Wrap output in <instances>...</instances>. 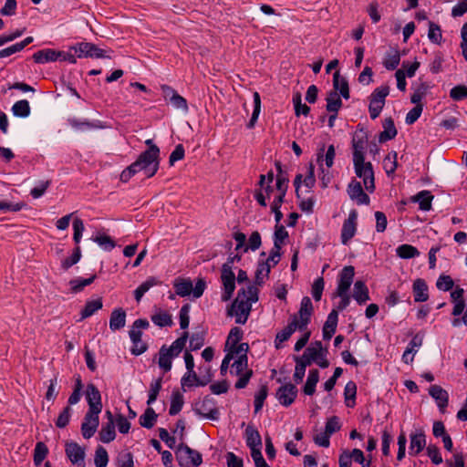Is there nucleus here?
<instances>
[{
    "label": "nucleus",
    "mask_w": 467,
    "mask_h": 467,
    "mask_svg": "<svg viewBox=\"0 0 467 467\" xmlns=\"http://www.w3.org/2000/svg\"><path fill=\"white\" fill-rule=\"evenodd\" d=\"M353 297L359 305L369 300L368 289L363 281L358 280L354 284Z\"/></svg>",
    "instance_id": "obj_26"
},
{
    "label": "nucleus",
    "mask_w": 467,
    "mask_h": 467,
    "mask_svg": "<svg viewBox=\"0 0 467 467\" xmlns=\"http://www.w3.org/2000/svg\"><path fill=\"white\" fill-rule=\"evenodd\" d=\"M119 467H134L133 455L130 451H121L117 457Z\"/></svg>",
    "instance_id": "obj_62"
},
{
    "label": "nucleus",
    "mask_w": 467,
    "mask_h": 467,
    "mask_svg": "<svg viewBox=\"0 0 467 467\" xmlns=\"http://www.w3.org/2000/svg\"><path fill=\"white\" fill-rule=\"evenodd\" d=\"M12 112L14 116L19 118H26L29 116V101L26 99H21L16 102L12 107Z\"/></svg>",
    "instance_id": "obj_44"
},
{
    "label": "nucleus",
    "mask_w": 467,
    "mask_h": 467,
    "mask_svg": "<svg viewBox=\"0 0 467 467\" xmlns=\"http://www.w3.org/2000/svg\"><path fill=\"white\" fill-rule=\"evenodd\" d=\"M103 306L102 299L88 301L81 311V319L91 317L96 311L101 309Z\"/></svg>",
    "instance_id": "obj_38"
},
{
    "label": "nucleus",
    "mask_w": 467,
    "mask_h": 467,
    "mask_svg": "<svg viewBox=\"0 0 467 467\" xmlns=\"http://www.w3.org/2000/svg\"><path fill=\"white\" fill-rule=\"evenodd\" d=\"M319 381V371L317 368L310 369L303 388V392L307 396H312L316 391V386Z\"/></svg>",
    "instance_id": "obj_28"
},
{
    "label": "nucleus",
    "mask_w": 467,
    "mask_h": 467,
    "mask_svg": "<svg viewBox=\"0 0 467 467\" xmlns=\"http://www.w3.org/2000/svg\"><path fill=\"white\" fill-rule=\"evenodd\" d=\"M268 395V388L262 385L259 391L254 396V412L258 413L263 408L264 402Z\"/></svg>",
    "instance_id": "obj_56"
},
{
    "label": "nucleus",
    "mask_w": 467,
    "mask_h": 467,
    "mask_svg": "<svg viewBox=\"0 0 467 467\" xmlns=\"http://www.w3.org/2000/svg\"><path fill=\"white\" fill-rule=\"evenodd\" d=\"M27 45H29V36L26 37L24 40H22L19 43H16V44L9 46L4 49H1L0 50V58L7 57L16 52L21 51Z\"/></svg>",
    "instance_id": "obj_42"
},
{
    "label": "nucleus",
    "mask_w": 467,
    "mask_h": 467,
    "mask_svg": "<svg viewBox=\"0 0 467 467\" xmlns=\"http://www.w3.org/2000/svg\"><path fill=\"white\" fill-rule=\"evenodd\" d=\"M412 292L415 302H426L429 299L427 283L422 278H417L412 285Z\"/></svg>",
    "instance_id": "obj_21"
},
{
    "label": "nucleus",
    "mask_w": 467,
    "mask_h": 467,
    "mask_svg": "<svg viewBox=\"0 0 467 467\" xmlns=\"http://www.w3.org/2000/svg\"><path fill=\"white\" fill-rule=\"evenodd\" d=\"M93 241L103 247V249L106 251H111L116 246L115 241L109 235L104 234H98L95 238H93Z\"/></svg>",
    "instance_id": "obj_57"
},
{
    "label": "nucleus",
    "mask_w": 467,
    "mask_h": 467,
    "mask_svg": "<svg viewBox=\"0 0 467 467\" xmlns=\"http://www.w3.org/2000/svg\"><path fill=\"white\" fill-rule=\"evenodd\" d=\"M368 133L360 125L352 138L353 160L365 159V150L368 144Z\"/></svg>",
    "instance_id": "obj_7"
},
{
    "label": "nucleus",
    "mask_w": 467,
    "mask_h": 467,
    "mask_svg": "<svg viewBox=\"0 0 467 467\" xmlns=\"http://www.w3.org/2000/svg\"><path fill=\"white\" fill-rule=\"evenodd\" d=\"M132 164L138 171H144L146 177L150 178L159 170V156L143 151Z\"/></svg>",
    "instance_id": "obj_5"
},
{
    "label": "nucleus",
    "mask_w": 467,
    "mask_h": 467,
    "mask_svg": "<svg viewBox=\"0 0 467 467\" xmlns=\"http://www.w3.org/2000/svg\"><path fill=\"white\" fill-rule=\"evenodd\" d=\"M65 451L73 464L84 467L85 451L80 445L74 441L67 442Z\"/></svg>",
    "instance_id": "obj_15"
},
{
    "label": "nucleus",
    "mask_w": 467,
    "mask_h": 467,
    "mask_svg": "<svg viewBox=\"0 0 467 467\" xmlns=\"http://www.w3.org/2000/svg\"><path fill=\"white\" fill-rule=\"evenodd\" d=\"M357 394V385L354 381H348L344 389V396L348 407L352 408L355 405V398Z\"/></svg>",
    "instance_id": "obj_45"
},
{
    "label": "nucleus",
    "mask_w": 467,
    "mask_h": 467,
    "mask_svg": "<svg viewBox=\"0 0 467 467\" xmlns=\"http://www.w3.org/2000/svg\"><path fill=\"white\" fill-rule=\"evenodd\" d=\"M71 49H74L75 54L78 57H91V58H101V57H110L106 55V50L99 48L97 45L89 42H81L77 44L74 47H71Z\"/></svg>",
    "instance_id": "obj_6"
},
{
    "label": "nucleus",
    "mask_w": 467,
    "mask_h": 467,
    "mask_svg": "<svg viewBox=\"0 0 467 467\" xmlns=\"http://www.w3.org/2000/svg\"><path fill=\"white\" fill-rule=\"evenodd\" d=\"M333 91H339V96H342L344 99H349V87L348 82L345 78H340L339 71H336L333 76Z\"/></svg>",
    "instance_id": "obj_27"
},
{
    "label": "nucleus",
    "mask_w": 467,
    "mask_h": 467,
    "mask_svg": "<svg viewBox=\"0 0 467 467\" xmlns=\"http://www.w3.org/2000/svg\"><path fill=\"white\" fill-rule=\"evenodd\" d=\"M158 415L155 412V410L152 408H147L144 411V413L140 417V424L146 428V429H151L156 420H157Z\"/></svg>",
    "instance_id": "obj_33"
},
{
    "label": "nucleus",
    "mask_w": 467,
    "mask_h": 467,
    "mask_svg": "<svg viewBox=\"0 0 467 467\" xmlns=\"http://www.w3.org/2000/svg\"><path fill=\"white\" fill-rule=\"evenodd\" d=\"M99 435L100 441L104 443L112 441L116 438L114 421L107 422L106 424L102 425Z\"/></svg>",
    "instance_id": "obj_32"
},
{
    "label": "nucleus",
    "mask_w": 467,
    "mask_h": 467,
    "mask_svg": "<svg viewBox=\"0 0 467 467\" xmlns=\"http://www.w3.org/2000/svg\"><path fill=\"white\" fill-rule=\"evenodd\" d=\"M454 282L450 275H441L436 282L439 290L450 291L452 289Z\"/></svg>",
    "instance_id": "obj_63"
},
{
    "label": "nucleus",
    "mask_w": 467,
    "mask_h": 467,
    "mask_svg": "<svg viewBox=\"0 0 467 467\" xmlns=\"http://www.w3.org/2000/svg\"><path fill=\"white\" fill-rule=\"evenodd\" d=\"M205 341V332L204 331H198L194 332L191 337L189 342V348L191 351H195L200 349L203 345Z\"/></svg>",
    "instance_id": "obj_48"
},
{
    "label": "nucleus",
    "mask_w": 467,
    "mask_h": 467,
    "mask_svg": "<svg viewBox=\"0 0 467 467\" xmlns=\"http://www.w3.org/2000/svg\"><path fill=\"white\" fill-rule=\"evenodd\" d=\"M297 392L296 385L285 383L277 389L275 396L281 405L289 407L295 401Z\"/></svg>",
    "instance_id": "obj_11"
},
{
    "label": "nucleus",
    "mask_w": 467,
    "mask_h": 467,
    "mask_svg": "<svg viewBox=\"0 0 467 467\" xmlns=\"http://www.w3.org/2000/svg\"><path fill=\"white\" fill-rule=\"evenodd\" d=\"M48 453V448L47 446L42 442L39 441L36 444L35 451H34V463L36 466H39L42 462L45 460Z\"/></svg>",
    "instance_id": "obj_49"
},
{
    "label": "nucleus",
    "mask_w": 467,
    "mask_h": 467,
    "mask_svg": "<svg viewBox=\"0 0 467 467\" xmlns=\"http://www.w3.org/2000/svg\"><path fill=\"white\" fill-rule=\"evenodd\" d=\"M400 61V55L398 50L393 54H389L385 58L383 65L388 70H394L397 68Z\"/></svg>",
    "instance_id": "obj_60"
},
{
    "label": "nucleus",
    "mask_w": 467,
    "mask_h": 467,
    "mask_svg": "<svg viewBox=\"0 0 467 467\" xmlns=\"http://www.w3.org/2000/svg\"><path fill=\"white\" fill-rule=\"evenodd\" d=\"M397 152H389L383 160V168L388 175L394 173L397 169Z\"/></svg>",
    "instance_id": "obj_51"
},
{
    "label": "nucleus",
    "mask_w": 467,
    "mask_h": 467,
    "mask_svg": "<svg viewBox=\"0 0 467 467\" xmlns=\"http://www.w3.org/2000/svg\"><path fill=\"white\" fill-rule=\"evenodd\" d=\"M161 90L164 94L165 99L169 98L170 101L175 108L181 109L184 111L188 110L186 99L181 95H179L172 88L167 85H163L161 86Z\"/></svg>",
    "instance_id": "obj_17"
},
{
    "label": "nucleus",
    "mask_w": 467,
    "mask_h": 467,
    "mask_svg": "<svg viewBox=\"0 0 467 467\" xmlns=\"http://www.w3.org/2000/svg\"><path fill=\"white\" fill-rule=\"evenodd\" d=\"M97 275H93L89 278H79L70 280L69 285H71L72 293H78L84 289L85 286L91 285L96 279Z\"/></svg>",
    "instance_id": "obj_50"
},
{
    "label": "nucleus",
    "mask_w": 467,
    "mask_h": 467,
    "mask_svg": "<svg viewBox=\"0 0 467 467\" xmlns=\"http://www.w3.org/2000/svg\"><path fill=\"white\" fill-rule=\"evenodd\" d=\"M326 109L329 113H337L342 107V100L337 91H329L327 93Z\"/></svg>",
    "instance_id": "obj_29"
},
{
    "label": "nucleus",
    "mask_w": 467,
    "mask_h": 467,
    "mask_svg": "<svg viewBox=\"0 0 467 467\" xmlns=\"http://www.w3.org/2000/svg\"><path fill=\"white\" fill-rule=\"evenodd\" d=\"M450 97L455 101L467 99V86L458 85L453 87L450 91Z\"/></svg>",
    "instance_id": "obj_64"
},
{
    "label": "nucleus",
    "mask_w": 467,
    "mask_h": 467,
    "mask_svg": "<svg viewBox=\"0 0 467 467\" xmlns=\"http://www.w3.org/2000/svg\"><path fill=\"white\" fill-rule=\"evenodd\" d=\"M193 410L196 414L209 420H216L220 416L219 410L215 406L213 399L209 396L204 397L200 404H196Z\"/></svg>",
    "instance_id": "obj_9"
},
{
    "label": "nucleus",
    "mask_w": 467,
    "mask_h": 467,
    "mask_svg": "<svg viewBox=\"0 0 467 467\" xmlns=\"http://www.w3.org/2000/svg\"><path fill=\"white\" fill-rule=\"evenodd\" d=\"M288 238V232L282 224H276L274 234V247L281 250L285 239Z\"/></svg>",
    "instance_id": "obj_41"
},
{
    "label": "nucleus",
    "mask_w": 467,
    "mask_h": 467,
    "mask_svg": "<svg viewBox=\"0 0 467 467\" xmlns=\"http://www.w3.org/2000/svg\"><path fill=\"white\" fill-rule=\"evenodd\" d=\"M149 326L150 323L145 318H139L135 320L131 326V329L130 330L129 335L133 344L131 353L135 356H139L144 353L148 348L147 344L141 341V329H146L149 327Z\"/></svg>",
    "instance_id": "obj_2"
},
{
    "label": "nucleus",
    "mask_w": 467,
    "mask_h": 467,
    "mask_svg": "<svg viewBox=\"0 0 467 467\" xmlns=\"http://www.w3.org/2000/svg\"><path fill=\"white\" fill-rule=\"evenodd\" d=\"M272 265H268V263L260 262L257 265V269L255 272V284L261 285L264 284L265 278L269 276Z\"/></svg>",
    "instance_id": "obj_46"
},
{
    "label": "nucleus",
    "mask_w": 467,
    "mask_h": 467,
    "mask_svg": "<svg viewBox=\"0 0 467 467\" xmlns=\"http://www.w3.org/2000/svg\"><path fill=\"white\" fill-rule=\"evenodd\" d=\"M189 337L188 332H183L181 337H179L168 348L170 353H171L174 357H177L182 350L184 348L187 339Z\"/></svg>",
    "instance_id": "obj_40"
},
{
    "label": "nucleus",
    "mask_w": 467,
    "mask_h": 467,
    "mask_svg": "<svg viewBox=\"0 0 467 467\" xmlns=\"http://www.w3.org/2000/svg\"><path fill=\"white\" fill-rule=\"evenodd\" d=\"M298 319L296 315H293L291 317V321L288 325L284 327L280 332H278L275 336V346L276 348H280L283 342L288 340L292 334L298 329Z\"/></svg>",
    "instance_id": "obj_16"
},
{
    "label": "nucleus",
    "mask_w": 467,
    "mask_h": 467,
    "mask_svg": "<svg viewBox=\"0 0 467 467\" xmlns=\"http://www.w3.org/2000/svg\"><path fill=\"white\" fill-rule=\"evenodd\" d=\"M151 321L160 327H171L172 325L171 315L161 310L151 316Z\"/></svg>",
    "instance_id": "obj_37"
},
{
    "label": "nucleus",
    "mask_w": 467,
    "mask_h": 467,
    "mask_svg": "<svg viewBox=\"0 0 467 467\" xmlns=\"http://www.w3.org/2000/svg\"><path fill=\"white\" fill-rule=\"evenodd\" d=\"M429 394L436 400L440 410L443 413L449 402L448 392L439 385H432L429 389Z\"/></svg>",
    "instance_id": "obj_19"
},
{
    "label": "nucleus",
    "mask_w": 467,
    "mask_h": 467,
    "mask_svg": "<svg viewBox=\"0 0 467 467\" xmlns=\"http://www.w3.org/2000/svg\"><path fill=\"white\" fill-rule=\"evenodd\" d=\"M382 126L384 130L379 135V141L380 143L386 142L387 140H392L396 137L398 131L392 118L389 117L385 119Z\"/></svg>",
    "instance_id": "obj_24"
},
{
    "label": "nucleus",
    "mask_w": 467,
    "mask_h": 467,
    "mask_svg": "<svg viewBox=\"0 0 467 467\" xmlns=\"http://www.w3.org/2000/svg\"><path fill=\"white\" fill-rule=\"evenodd\" d=\"M389 93V87L385 85L374 89L369 97V100L376 101L379 103H384L385 99Z\"/></svg>",
    "instance_id": "obj_55"
},
{
    "label": "nucleus",
    "mask_w": 467,
    "mask_h": 467,
    "mask_svg": "<svg viewBox=\"0 0 467 467\" xmlns=\"http://www.w3.org/2000/svg\"><path fill=\"white\" fill-rule=\"evenodd\" d=\"M221 279L223 285L222 300L226 302L231 299L235 289V275L231 265H223Z\"/></svg>",
    "instance_id": "obj_8"
},
{
    "label": "nucleus",
    "mask_w": 467,
    "mask_h": 467,
    "mask_svg": "<svg viewBox=\"0 0 467 467\" xmlns=\"http://www.w3.org/2000/svg\"><path fill=\"white\" fill-rule=\"evenodd\" d=\"M173 286L176 294L182 297L190 296L192 290V283L190 279L176 278Z\"/></svg>",
    "instance_id": "obj_30"
},
{
    "label": "nucleus",
    "mask_w": 467,
    "mask_h": 467,
    "mask_svg": "<svg viewBox=\"0 0 467 467\" xmlns=\"http://www.w3.org/2000/svg\"><path fill=\"white\" fill-rule=\"evenodd\" d=\"M174 356L169 352L167 347L163 345L159 350V361L158 364L164 372H168L171 369V359Z\"/></svg>",
    "instance_id": "obj_31"
},
{
    "label": "nucleus",
    "mask_w": 467,
    "mask_h": 467,
    "mask_svg": "<svg viewBox=\"0 0 467 467\" xmlns=\"http://www.w3.org/2000/svg\"><path fill=\"white\" fill-rule=\"evenodd\" d=\"M254 111L247 124L248 129H253L257 121L261 110V99L258 92L254 93Z\"/></svg>",
    "instance_id": "obj_53"
},
{
    "label": "nucleus",
    "mask_w": 467,
    "mask_h": 467,
    "mask_svg": "<svg viewBox=\"0 0 467 467\" xmlns=\"http://www.w3.org/2000/svg\"><path fill=\"white\" fill-rule=\"evenodd\" d=\"M412 202H419L420 209L422 211H430L431 209V202L433 195L429 191H421L410 198Z\"/></svg>",
    "instance_id": "obj_25"
},
{
    "label": "nucleus",
    "mask_w": 467,
    "mask_h": 467,
    "mask_svg": "<svg viewBox=\"0 0 467 467\" xmlns=\"http://www.w3.org/2000/svg\"><path fill=\"white\" fill-rule=\"evenodd\" d=\"M409 454L411 456L418 455L426 446V436L422 431L418 433H411Z\"/></svg>",
    "instance_id": "obj_20"
},
{
    "label": "nucleus",
    "mask_w": 467,
    "mask_h": 467,
    "mask_svg": "<svg viewBox=\"0 0 467 467\" xmlns=\"http://www.w3.org/2000/svg\"><path fill=\"white\" fill-rule=\"evenodd\" d=\"M254 111L247 124L248 129H253L257 121L261 110V99L258 92L254 93Z\"/></svg>",
    "instance_id": "obj_54"
},
{
    "label": "nucleus",
    "mask_w": 467,
    "mask_h": 467,
    "mask_svg": "<svg viewBox=\"0 0 467 467\" xmlns=\"http://www.w3.org/2000/svg\"><path fill=\"white\" fill-rule=\"evenodd\" d=\"M423 337L420 334H417L413 337L411 341L409 344V347L405 350V352L402 355V360L406 363H411L413 361V357H410V359L407 358V354H411L412 352H416L414 349L415 348L420 347L422 345Z\"/></svg>",
    "instance_id": "obj_43"
},
{
    "label": "nucleus",
    "mask_w": 467,
    "mask_h": 467,
    "mask_svg": "<svg viewBox=\"0 0 467 467\" xmlns=\"http://www.w3.org/2000/svg\"><path fill=\"white\" fill-rule=\"evenodd\" d=\"M355 275V268L352 265L345 266L340 274L336 296H341L348 293Z\"/></svg>",
    "instance_id": "obj_13"
},
{
    "label": "nucleus",
    "mask_w": 467,
    "mask_h": 467,
    "mask_svg": "<svg viewBox=\"0 0 467 467\" xmlns=\"http://www.w3.org/2000/svg\"><path fill=\"white\" fill-rule=\"evenodd\" d=\"M313 304L308 296H304L301 300L300 308L297 314L299 331H305L310 322L313 314Z\"/></svg>",
    "instance_id": "obj_10"
},
{
    "label": "nucleus",
    "mask_w": 467,
    "mask_h": 467,
    "mask_svg": "<svg viewBox=\"0 0 467 467\" xmlns=\"http://www.w3.org/2000/svg\"><path fill=\"white\" fill-rule=\"evenodd\" d=\"M429 39L434 44H440L442 38L441 30L439 25L434 22H429Z\"/></svg>",
    "instance_id": "obj_58"
},
{
    "label": "nucleus",
    "mask_w": 467,
    "mask_h": 467,
    "mask_svg": "<svg viewBox=\"0 0 467 467\" xmlns=\"http://www.w3.org/2000/svg\"><path fill=\"white\" fill-rule=\"evenodd\" d=\"M355 173L363 180L364 186L368 192L375 190V177L371 162H366L365 159L353 160Z\"/></svg>",
    "instance_id": "obj_4"
},
{
    "label": "nucleus",
    "mask_w": 467,
    "mask_h": 467,
    "mask_svg": "<svg viewBox=\"0 0 467 467\" xmlns=\"http://www.w3.org/2000/svg\"><path fill=\"white\" fill-rule=\"evenodd\" d=\"M95 465L96 467H106L109 462V455L105 448L99 446L95 452Z\"/></svg>",
    "instance_id": "obj_59"
},
{
    "label": "nucleus",
    "mask_w": 467,
    "mask_h": 467,
    "mask_svg": "<svg viewBox=\"0 0 467 467\" xmlns=\"http://www.w3.org/2000/svg\"><path fill=\"white\" fill-rule=\"evenodd\" d=\"M246 444L249 448H255L262 446L261 436L257 430L248 426L245 430Z\"/></svg>",
    "instance_id": "obj_35"
},
{
    "label": "nucleus",
    "mask_w": 467,
    "mask_h": 467,
    "mask_svg": "<svg viewBox=\"0 0 467 467\" xmlns=\"http://www.w3.org/2000/svg\"><path fill=\"white\" fill-rule=\"evenodd\" d=\"M397 255L403 259H410L420 254L418 249L410 244H401L397 250Z\"/></svg>",
    "instance_id": "obj_47"
},
{
    "label": "nucleus",
    "mask_w": 467,
    "mask_h": 467,
    "mask_svg": "<svg viewBox=\"0 0 467 467\" xmlns=\"http://www.w3.org/2000/svg\"><path fill=\"white\" fill-rule=\"evenodd\" d=\"M50 180H41L36 182L35 186L31 189V197L38 199L42 197L47 188L50 186Z\"/></svg>",
    "instance_id": "obj_52"
},
{
    "label": "nucleus",
    "mask_w": 467,
    "mask_h": 467,
    "mask_svg": "<svg viewBox=\"0 0 467 467\" xmlns=\"http://www.w3.org/2000/svg\"><path fill=\"white\" fill-rule=\"evenodd\" d=\"M338 319L337 310L333 309L327 316V321L323 326V338L329 340L337 330Z\"/></svg>",
    "instance_id": "obj_22"
},
{
    "label": "nucleus",
    "mask_w": 467,
    "mask_h": 467,
    "mask_svg": "<svg viewBox=\"0 0 467 467\" xmlns=\"http://www.w3.org/2000/svg\"><path fill=\"white\" fill-rule=\"evenodd\" d=\"M325 148L324 146L319 150L318 153H317V161L318 164H322V161H325V163L326 165L330 168L332 167L333 163H334V158H335V155H336V151H335V147L334 145H329L328 148H327V150L326 152V155H325V159L323 158V151H324Z\"/></svg>",
    "instance_id": "obj_39"
},
{
    "label": "nucleus",
    "mask_w": 467,
    "mask_h": 467,
    "mask_svg": "<svg viewBox=\"0 0 467 467\" xmlns=\"http://www.w3.org/2000/svg\"><path fill=\"white\" fill-rule=\"evenodd\" d=\"M183 404L184 400L182 394L180 391H173L169 414L171 416L177 415L182 410Z\"/></svg>",
    "instance_id": "obj_36"
},
{
    "label": "nucleus",
    "mask_w": 467,
    "mask_h": 467,
    "mask_svg": "<svg viewBox=\"0 0 467 467\" xmlns=\"http://www.w3.org/2000/svg\"><path fill=\"white\" fill-rule=\"evenodd\" d=\"M86 400L88 404V409H96L102 410L101 395L98 388L89 383L86 389Z\"/></svg>",
    "instance_id": "obj_18"
},
{
    "label": "nucleus",
    "mask_w": 467,
    "mask_h": 467,
    "mask_svg": "<svg viewBox=\"0 0 467 467\" xmlns=\"http://www.w3.org/2000/svg\"><path fill=\"white\" fill-rule=\"evenodd\" d=\"M348 194L352 201L358 205H368L370 202L369 196L364 192L360 182L352 180L348 186Z\"/></svg>",
    "instance_id": "obj_12"
},
{
    "label": "nucleus",
    "mask_w": 467,
    "mask_h": 467,
    "mask_svg": "<svg viewBox=\"0 0 467 467\" xmlns=\"http://www.w3.org/2000/svg\"><path fill=\"white\" fill-rule=\"evenodd\" d=\"M357 219L358 213L352 210L349 213L348 218L344 221L341 230V242L346 244L351 238L354 237L357 231Z\"/></svg>",
    "instance_id": "obj_14"
},
{
    "label": "nucleus",
    "mask_w": 467,
    "mask_h": 467,
    "mask_svg": "<svg viewBox=\"0 0 467 467\" xmlns=\"http://www.w3.org/2000/svg\"><path fill=\"white\" fill-rule=\"evenodd\" d=\"M241 295L245 296V290L242 289L238 292L237 297L227 310L228 316H234L237 324H245L251 312V303L240 299Z\"/></svg>",
    "instance_id": "obj_3"
},
{
    "label": "nucleus",
    "mask_w": 467,
    "mask_h": 467,
    "mask_svg": "<svg viewBox=\"0 0 467 467\" xmlns=\"http://www.w3.org/2000/svg\"><path fill=\"white\" fill-rule=\"evenodd\" d=\"M243 335H244L243 330L240 327H233L230 330V333L228 335V337L226 340V347L227 346L234 347L235 345H237L239 343V341L242 339Z\"/></svg>",
    "instance_id": "obj_61"
},
{
    "label": "nucleus",
    "mask_w": 467,
    "mask_h": 467,
    "mask_svg": "<svg viewBox=\"0 0 467 467\" xmlns=\"http://www.w3.org/2000/svg\"><path fill=\"white\" fill-rule=\"evenodd\" d=\"M175 455L181 467H199L202 462V454L184 442L175 448Z\"/></svg>",
    "instance_id": "obj_1"
},
{
    "label": "nucleus",
    "mask_w": 467,
    "mask_h": 467,
    "mask_svg": "<svg viewBox=\"0 0 467 467\" xmlns=\"http://www.w3.org/2000/svg\"><path fill=\"white\" fill-rule=\"evenodd\" d=\"M33 58L36 63H47L56 61L55 49L45 48L41 49L33 55Z\"/></svg>",
    "instance_id": "obj_34"
},
{
    "label": "nucleus",
    "mask_w": 467,
    "mask_h": 467,
    "mask_svg": "<svg viewBox=\"0 0 467 467\" xmlns=\"http://www.w3.org/2000/svg\"><path fill=\"white\" fill-rule=\"evenodd\" d=\"M126 325V311L121 308L114 309L109 317V328L112 331L119 330Z\"/></svg>",
    "instance_id": "obj_23"
}]
</instances>
